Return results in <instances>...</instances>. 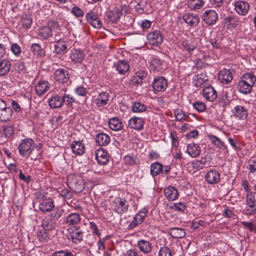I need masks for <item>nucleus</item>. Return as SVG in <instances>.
Listing matches in <instances>:
<instances>
[{"label": "nucleus", "instance_id": "obj_1", "mask_svg": "<svg viewBox=\"0 0 256 256\" xmlns=\"http://www.w3.org/2000/svg\"><path fill=\"white\" fill-rule=\"evenodd\" d=\"M34 141L31 138H26L20 144L18 149L20 154L22 156L28 157L34 150Z\"/></svg>", "mask_w": 256, "mask_h": 256}, {"label": "nucleus", "instance_id": "obj_2", "mask_svg": "<svg viewBox=\"0 0 256 256\" xmlns=\"http://www.w3.org/2000/svg\"><path fill=\"white\" fill-rule=\"evenodd\" d=\"M67 184L70 188L76 192H80L84 188V182L80 177L69 176L67 178Z\"/></svg>", "mask_w": 256, "mask_h": 256}, {"label": "nucleus", "instance_id": "obj_3", "mask_svg": "<svg viewBox=\"0 0 256 256\" xmlns=\"http://www.w3.org/2000/svg\"><path fill=\"white\" fill-rule=\"evenodd\" d=\"M128 202L120 197L116 198L112 204V208L118 214H122L128 210Z\"/></svg>", "mask_w": 256, "mask_h": 256}, {"label": "nucleus", "instance_id": "obj_4", "mask_svg": "<svg viewBox=\"0 0 256 256\" xmlns=\"http://www.w3.org/2000/svg\"><path fill=\"white\" fill-rule=\"evenodd\" d=\"M67 87L64 86L60 90V94H54L48 100V104L50 108H61L64 104V100L62 98V92H66Z\"/></svg>", "mask_w": 256, "mask_h": 256}, {"label": "nucleus", "instance_id": "obj_5", "mask_svg": "<svg viewBox=\"0 0 256 256\" xmlns=\"http://www.w3.org/2000/svg\"><path fill=\"white\" fill-rule=\"evenodd\" d=\"M110 98L109 92L102 91L92 96L93 102L98 107H104L108 104Z\"/></svg>", "mask_w": 256, "mask_h": 256}, {"label": "nucleus", "instance_id": "obj_6", "mask_svg": "<svg viewBox=\"0 0 256 256\" xmlns=\"http://www.w3.org/2000/svg\"><path fill=\"white\" fill-rule=\"evenodd\" d=\"M12 114V108L8 106L5 101L0 98V121L4 122L8 120Z\"/></svg>", "mask_w": 256, "mask_h": 256}, {"label": "nucleus", "instance_id": "obj_7", "mask_svg": "<svg viewBox=\"0 0 256 256\" xmlns=\"http://www.w3.org/2000/svg\"><path fill=\"white\" fill-rule=\"evenodd\" d=\"M85 17L87 22L93 28L96 29L102 28V23L96 12L90 10L86 14Z\"/></svg>", "mask_w": 256, "mask_h": 256}, {"label": "nucleus", "instance_id": "obj_8", "mask_svg": "<svg viewBox=\"0 0 256 256\" xmlns=\"http://www.w3.org/2000/svg\"><path fill=\"white\" fill-rule=\"evenodd\" d=\"M68 234L67 235L68 240H71L72 242L76 243L82 240L83 232L80 227L74 226L68 230Z\"/></svg>", "mask_w": 256, "mask_h": 256}, {"label": "nucleus", "instance_id": "obj_9", "mask_svg": "<svg viewBox=\"0 0 256 256\" xmlns=\"http://www.w3.org/2000/svg\"><path fill=\"white\" fill-rule=\"evenodd\" d=\"M54 79L56 81L62 84L70 83L69 73L66 69L58 68L54 74Z\"/></svg>", "mask_w": 256, "mask_h": 256}, {"label": "nucleus", "instance_id": "obj_10", "mask_svg": "<svg viewBox=\"0 0 256 256\" xmlns=\"http://www.w3.org/2000/svg\"><path fill=\"white\" fill-rule=\"evenodd\" d=\"M204 180L209 184H218L220 180V173L215 169H210L206 173Z\"/></svg>", "mask_w": 256, "mask_h": 256}, {"label": "nucleus", "instance_id": "obj_11", "mask_svg": "<svg viewBox=\"0 0 256 256\" xmlns=\"http://www.w3.org/2000/svg\"><path fill=\"white\" fill-rule=\"evenodd\" d=\"M218 18V14L212 10H208L204 11L202 16L203 21L208 25H213L215 24Z\"/></svg>", "mask_w": 256, "mask_h": 256}, {"label": "nucleus", "instance_id": "obj_12", "mask_svg": "<svg viewBox=\"0 0 256 256\" xmlns=\"http://www.w3.org/2000/svg\"><path fill=\"white\" fill-rule=\"evenodd\" d=\"M235 118L240 120H246L248 114V108L242 105L236 106L232 111Z\"/></svg>", "mask_w": 256, "mask_h": 256}, {"label": "nucleus", "instance_id": "obj_13", "mask_svg": "<svg viewBox=\"0 0 256 256\" xmlns=\"http://www.w3.org/2000/svg\"><path fill=\"white\" fill-rule=\"evenodd\" d=\"M152 86L156 91L164 92L168 86V82L162 76L157 77L152 82Z\"/></svg>", "mask_w": 256, "mask_h": 256}, {"label": "nucleus", "instance_id": "obj_14", "mask_svg": "<svg viewBox=\"0 0 256 256\" xmlns=\"http://www.w3.org/2000/svg\"><path fill=\"white\" fill-rule=\"evenodd\" d=\"M147 38L150 44L153 46H158L163 40V36L159 30H154L149 33Z\"/></svg>", "mask_w": 256, "mask_h": 256}, {"label": "nucleus", "instance_id": "obj_15", "mask_svg": "<svg viewBox=\"0 0 256 256\" xmlns=\"http://www.w3.org/2000/svg\"><path fill=\"white\" fill-rule=\"evenodd\" d=\"M69 44L68 42L60 40L56 42L54 46V52L58 55L62 56L66 54L68 50Z\"/></svg>", "mask_w": 256, "mask_h": 256}, {"label": "nucleus", "instance_id": "obj_16", "mask_svg": "<svg viewBox=\"0 0 256 256\" xmlns=\"http://www.w3.org/2000/svg\"><path fill=\"white\" fill-rule=\"evenodd\" d=\"M96 158L100 165H106L109 162L108 152L102 148H100L96 151Z\"/></svg>", "mask_w": 256, "mask_h": 256}, {"label": "nucleus", "instance_id": "obj_17", "mask_svg": "<svg viewBox=\"0 0 256 256\" xmlns=\"http://www.w3.org/2000/svg\"><path fill=\"white\" fill-rule=\"evenodd\" d=\"M144 124V121L142 118L132 117L128 121V126L136 130H142Z\"/></svg>", "mask_w": 256, "mask_h": 256}, {"label": "nucleus", "instance_id": "obj_18", "mask_svg": "<svg viewBox=\"0 0 256 256\" xmlns=\"http://www.w3.org/2000/svg\"><path fill=\"white\" fill-rule=\"evenodd\" d=\"M218 80L224 84H227L232 80V75L230 70L223 69L218 74Z\"/></svg>", "mask_w": 256, "mask_h": 256}, {"label": "nucleus", "instance_id": "obj_19", "mask_svg": "<svg viewBox=\"0 0 256 256\" xmlns=\"http://www.w3.org/2000/svg\"><path fill=\"white\" fill-rule=\"evenodd\" d=\"M84 57V54L80 49L73 48L70 50V58L74 63H81Z\"/></svg>", "mask_w": 256, "mask_h": 256}, {"label": "nucleus", "instance_id": "obj_20", "mask_svg": "<svg viewBox=\"0 0 256 256\" xmlns=\"http://www.w3.org/2000/svg\"><path fill=\"white\" fill-rule=\"evenodd\" d=\"M249 8V4L244 1H238L234 4V9L236 12L242 16L246 14Z\"/></svg>", "mask_w": 256, "mask_h": 256}, {"label": "nucleus", "instance_id": "obj_21", "mask_svg": "<svg viewBox=\"0 0 256 256\" xmlns=\"http://www.w3.org/2000/svg\"><path fill=\"white\" fill-rule=\"evenodd\" d=\"M203 96L207 100L214 102L216 98L218 95L214 88L210 86L204 88Z\"/></svg>", "mask_w": 256, "mask_h": 256}, {"label": "nucleus", "instance_id": "obj_22", "mask_svg": "<svg viewBox=\"0 0 256 256\" xmlns=\"http://www.w3.org/2000/svg\"><path fill=\"white\" fill-rule=\"evenodd\" d=\"M95 140L100 146H106L110 142V136L104 132H100L96 136Z\"/></svg>", "mask_w": 256, "mask_h": 256}, {"label": "nucleus", "instance_id": "obj_23", "mask_svg": "<svg viewBox=\"0 0 256 256\" xmlns=\"http://www.w3.org/2000/svg\"><path fill=\"white\" fill-rule=\"evenodd\" d=\"M73 153L76 155H82L85 152V146L80 141H74L70 145Z\"/></svg>", "mask_w": 256, "mask_h": 256}, {"label": "nucleus", "instance_id": "obj_24", "mask_svg": "<svg viewBox=\"0 0 256 256\" xmlns=\"http://www.w3.org/2000/svg\"><path fill=\"white\" fill-rule=\"evenodd\" d=\"M186 152L192 157L196 158L200 155L201 150L198 144L191 143L188 145Z\"/></svg>", "mask_w": 256, "mask_h": 256}, {"label": "nucleus", "instance_id": "obj_25", "mask_svg": "<svg viewBox=\"0 0 256 256\" xmlns=\"http://www.w3.org/2000/svg\"><path fill=\"white\" fill-rule=\"evenodd\" d=\"M49 88L48 83L44 80H40L35 86L36 94L38 96H42L46 92Z\"/></svg>", "mask_w": 256, "mask_h": 256}, {"label": "nucleus", "instance_id": "obj_26", "mask_svg": "<svg viewBox=\"0 0 256 256\" xmlns=\"http://www.w3.org/2000/svg\"><path fill=\"white\" fill-rule=\"evenodd\" d=\"M54 206V202L52 198H46L40 202L39 208L42 212H48Z\"/></svg>", "mask_w": 256, "mask_h": 256}, {"label": "nucleus", "instance_id": "obj_27", "mask_svg": "<svg viewBox=\"0 0 256 256\" xmlns=\"http://www.w3.org/2000/svg\"><path fill=\"white\" fill-rule=\"evenodd\" d=\"M116 70L120 74H124L130 70V65L125 60H120L116 64Z\"/></svg>", "mask_w": 256, "mask_h": 256}, {"label": "nucleus", "instance_id": "obj_28", "mask_svg": "<svg viewBox=\"0 0 256 256\" xmlns=\"http://www.w3.org/2000/svg\"><path fill=\"white\" fill-rule=\"evenodd\" d=\"M182 20L191 26H196L199 22V19L196 16L188 13L182 16Z\"/></svg>", "mask_w": 256, "mask_h": 256}, {"label": "nucleus", "instance_id": "obj_29", "mask_svg": "<svg viewBox=\"0 0 256 256\" xmlns=\"http://www.w3.org/2000/svg\"><path fill=\"white\" fill-rule=\"evenodd\" d=\"M164 166L159 162H154L151 164L150 166V174L154 177L161 174L164 173Z\"/></svg>", "mask_w": 256, "mask_h": 256}, {"label": "nucleus", "instance_id": "obj_30", "mask_svg": "<svg viewBox=\"0 0 256 256\" xmlns=\"http://www.w3.org/2000/svg\"><path fill=\"white\" fill-rule=\"evenodd\" d=\"M110 128L114 131L121 130L122 128V124L118 118H112L108 122Z\"/></svg>", "mask_w": 256, "mask_h": 256}, {"label": "nucleus", "instance_id": "obj_31", "mask_svg": "<svg viewBox=\"0 0 256 256\" xmlns=\"http://www.w3.org/2000/svg\"><path fill=\"white\" fill-rule=\"evenodd\" d=\"M252 87L250 84L242 80L238 82L237 86L238 90L244 94L250 93L252 90Z\"/></svg>", "mask_w": 256, "mask_h": 256}, {"label": "nucleus", "instance_id": "obj_32", "mask_svg": "<svg viewBox=\"0 0 256 256\" xmlns=\"http://www.w3.org/2000/svg\"><path fill=\"white\" fill-rule=\"evenodd\" d=\"M11 64L8 60L4 59L0 61V76L7 74L10 69Z\"/></svg>", "mask_w": 256, "mask_h": 256}, {"label": "nucleus", "instance_id": "obj_33", "mask_svg": "<svg viewBox=\"0 0 256 256\" xmlns=\"http://www.w3.org/2000/svg\"><path fill=\"white\" fill-rule=\"evenodd\" d=\"M208 138L217 148L222 150L226 148L227 146L224 144V142H222L216 136L213 134H210L208 136Z\"/></svg>", "mask_w": 256, "mask_h": 256}, {"label": "nucleus", "instance_id": "obj_34", "mask_svg": "<svg viewBox=\"0 0 256 256\" xmlns=\"http://www.w3.org/2000/svg\"><path fill=\"white\" fill-rule=\"evenodd\" d=\"M80 220V214L76 212L69 214L66 219V224L68 225L77 224Z\"/></svg>", "mask_w": 256, "mask_h": 256}, {"label": "nucleus", "instance_id": "obj_35", "mask_svg": "<svg viewBox=\"0 0 256 256\" xmlns=\"http://www.w3.org/2000/svg\"><path fill=\"white\" fill-rule=\"evenodd\" d=\"M122 14V10L120 9H116L114 11L110 12L108 14V18L112 23L117 22Z\"/></svg>", "mask_w": 256, "mask_h": 256}, {"label": "nucleus", "instance_id": "obj_36", "mask_svg": "<svg viewBox=\"0 0 256 256\" xmlns=\"http://www.w3.org/2000/svg\"><path fill=\"white\" fill-rule=\"evenodd\" d=\"M164 194L169 201L176 199V189L174 186H168L164 189Z\"/></svg>", "mask_w": 256, "mask_h": 256}, {"label": "nucleus", "instance_id": "obj_37", "mask_svg": "<svg viewBox=\"0 0 256 256\" xmlns=\"http://www.w3.org/2000/svg\"><path fill=\"white\" fill-rule=\"evenodd\" d=\"M162 64V62L160 58L158 57H154L150 62V69L154 72H159L161 69Z\"/></svg>", "mask_w": 256, "mask_h": 256}, {"label": "nucleus", "instance_id": "obj_38", "mask_svg": "<svg viewBox=\"0 0 256 256\" xmlns=\"http://www.w3.org/2000/svg\"><path fill=\"white\" fill-rule=\"evenodd\" d=\"M204 2L202 0H188V6L192 10L200 9L204 5Z\"/></svg>", "mask_w": 256, "mask_h": 256}, {"label": "nucleus", "instance_id": "obj_39", "mask_svg": "<svg viewBox=\"0 0 256 256\" xmlns=\"http://www.w3.org/2000/svg\"><path fill=\"white\" fill-rule=\"evenodd\" d=\"M224 22L227 26H232L234 28H236L239 24L238 18L234 16H226L224 18Z\"/></svg>", "mask_w": 256, "mask_h": 256}, {"label": "nucleus", "instance_id": "obj_40", "mask_svg": "<svg viewBox=\"0 0 256 256\" xmlns=\"http://www.w3.org/2000/svg\"><path fill=\"white\" fill-rule=\"evenodd\" d=\"M138 246L140 250L144 254H147L151 250V246L148 241L140 240L138 242Z\"/></svg>", "mask_w": 256, "mask_h": 256}, {"label": "nucleus", "instance_id": "obj_41", "mask_svg": "<svg viewBox=\"0 0 256 256\" xmlns=\"http://www.w3.org/2000/svg\"><path fill=\"white\" fill-rule=\"evenodd\" d=\"M20 22L24 28L28 29L32 23V18L30 15L26 14L21 18Z\"/></svg>", "mask_w": 256, "mask_h": 256}, {"label": "nucleus", "instance_id": "obj_42", "mask_svg": "<svg viewBox=\"0 0 256 256\" xmlns=\"http://www.w3.org/2000/svg\"><path fill=\"white\" fill-rule=\"evenodd\" d=\"M39 35L43 39H48L52 36V28L49 26L42 28L40 30Z\"/></svg>", "mask_w": 256, "mask_h": 256}, {"label": "nucleus", "instance_id": "obj_43", "mask_svg": "<svg viewBox=\"0 0 256 256\" xmlns=\"http://www.w3.org/2000/svg\"><path fill=\"white\" fill-rule=\"evenodd\" d=\"M31 50L34 54L42 56H44V50L38 44H32L31 46Z\"/></svg>", "mask_w": 256, "mask_h": 256}, {"label": "nucleus", "instance_id": "obj_44", "mask_svg": "<svg viewBox=\"0 0 256 256\" xmlns=\"http://www.w3.org/2000/svg\"><path fill=\"white\" fill-rule=\"evenodd\" d=\"M242 80L245 81L252 87L256 82V78L253 74L248 72L244 74Z\"/></svg>", "mask_w": 256, "mask_h": 256}, {"label": "nucleus", "instance_id": "obj_45", "mask_svg": "<svg viewBox=\"0 0 256 256\" xmlns=\"http://www.w3.org/2000/svg\"><path fill=\"white\" fill-rule=\"evenodd\" d=\"M62 94V98L64 100V103L68 108L72 107L73 103L76 102V98L72 96L66 94V92Z\"/></svg>", "mask_w": 256, "mask_h": 256}, {"label": "nucleus", "instance_id": "obj_46", "mask_svg": "<svg viewBox=\"0 0 256 256\" xmlns=\"http://www.w3.org/2000/svg\"><path fill=\"white\" fill-rule=\"evenodd\" d=\"M246 202L250 208H254L255 206L256 200L254 194L252 192H247L246 195Z\"/></svg>", "mask_w": 256, "mask_h": 256}, {"label": "nucleus", "instance_id": "obj_47", "mask_svg": "<svg viewBox=\"0 0 256 256\" xmlns=\"http://www.w3.org/2000/svg\"><path fill=\"white\" fill-rule=\"evenodd\" d=\"M37 236L39 240L42 242H48L50 239L48 231L45 229L40 230Z\"/></svg>", "mask_w": 256, "mask_h": 256}, {"label": "nucleus", "instance_id": "obj_48", "mask_svg": "<svg viewBox=\"0 0 256 256\" xmlns=\"http://www.w3.org/2000/svg\"><path fill=\"white\" fill-rule=\"evenodd\" d=\"M146 2L145 0H142L138 2L135 6L136 11L140 14L144 13L146 9Z\"/></svg>", "mask_w": 256, "mask_h": 256}, {"label": "nucleus", "instance_id": "obj_49", "mask_svg": "<svg viewBox=\"0 0 256 256\" xmlns=\"http://www.w3.org/2000/svg\"><path fill=\"white\" fill-rule=\"evenodd\" d=\"M148 212V210L146 208H144L142 210H140V212L136 214L134 218L136 219L138 222L141 224L142 222L145 219L146 216V213Z\"/></svg>", "mask_w": 256, "mask_h": 256}, {"label": "nucleus", "instance_id": "obj_50", "mask_svg": "<svg viewBox=\"0 0 256 256\" xmlns=\"http://www.w3.org/2000/svg\"><path fill=\"white\" fill-rule=\"evenodd\" d=\"M146 107L140 102H135L133 104L132 110L135 112H142L146 111Z\"/></svg>", "mask_w": 256, "mask_h": 256}, {"label": "nucleus", "instance_id": "obj_51", "mask_svg": "<svg viewBox=\"0 0 256 256\" xmlns=\"http://www.w3.org/2000/svg\"><path fill=\"white\" fill-rule=\"evenodd\" d=\"M203 74L195 75L193 78V82L196 87H200L204 82V80L202 78Z\"/></svg>", "mask_w": 256, "mask_h": 256}, {"label": "nucleus", "instance_id": "obj_52", "mask_svg": "<svg viewBox=\"0 0 256 256\" xmlns=\"http://www.w3.org/2000/svg\"><path fill=\"white\" fill-rule=\"evenodd\" d=\"M193 108L198 112H203L206 108V106L204 103L197 101L192 104Z\"/></svg>", "mask_w": 256, "mask_h": 256}, {"label": "nucleus", "instance_id": "obj_53", "mask_svg": "<svg viewBox=\"0 0 256 256\" xmlns=\"http://www.w3.org/2000/svg\"><path fill=\"white\" fill-rule=\"evenodd\" d=\"M64 212V210L60 207L56 208L54 212L51 214V217L53 220L56 221L60 218Z\"/></svg>", "mask_w": 256, "mask_h": 256}, {"label": "nucleus", "instance_id": "obj_54", "mask_svg": "<svg viewBox=\"0 0 256 256\" xmlns=\"http://www.w3.org/2000/svg\"><path fill=\"white\" fill-rule=\"evenodd\" d=\"M14 132L13 128L10 126L3 128L2 134L6 138H10Z\"/></svg>", "mask_w": 256, "mask_h": 256}, {"label": "nucleus", "instance_id": "obj_55", "mask_svg": "<svg viewBox=\"0 0 256 256\" xmlns=\"http://www.w3.org/2000/svg\"><path fill=\"white\" fill-rule=\"evenodd\" d=\"M124 163L128 165H133L136 163V156L134 155H126L124 156Z\"/></svg>", "mask_w": 256, "mask_h": 256}, {"label": "nucleus", "instance_id": "obj_56", "mask_svg": "<svg viewBox=\"0 0 256 256\" xmlns=\"http://www.w3.org/2000/svg\"><path fill=\"white\" fill-rule=\"evenodd\" d=\"M75 93L80 96H85L87 94L88 91L86 88L82 86H77L74 90Z\"/></svg>", "mask_w": 256, "mask_h": 256}, {"label": "nucleus", "instance_id": "obj_57", "mask_svg": "<svg viewBox=\"0 0 256 256\" xmlns=\"http://www.w3.org/2000/svg\"><path fill=\"white\" fill-rule=\"evenodd\" d=\"M71 12L77 18L82 17L84 12L79 7L74 6L71 10Z\"/></svg>", "mask_w": 256, "mask_h": 256}, {"label": "nucleus", "instance_id": "obj_58", "mask_svg": "<svg viewBox=\"0 0 256 256\" xmlns=\"http://www.w3.org/2000/svg\"><path fill=\"white\" fill-rule=\"evenodd\" d=\"M59 193L64 198L70 200L72 197V193L69 190L64 188L59 191Z\"/></svg>", "mask_w": 256, "mask_h": 256}, {"label": "nucleus", "instance_id": "obj_59", "mask_svg": "<svg viewBox=\"0 0 256 256\" xmlns=\"http://www.w3.org/2000/svg\"><path fill=\"white\" fill-rule=\"evenodd\" d=\"M58 254H59L58 256H74V254L68 250L56 251L52 254V256H58Z\"/></svg>", "mask_w": 256, "mask_h": 256}, {"label": "nucleus", "instance_id": "obj_60", "mask_svg": "<svg viewBox=\"0 0 256 256\" xmlns=\"http://www.w3.org/2000/svg\"><path fill=\"white\" fill-rule=\"evenodd\" d=\"M228 141L234 150H240V146L238 140L232 138H228Z\"/></svg>", "mask_w": 256, "mask_h": 256}, {"label": "nucleus", "instance_id": "obj_61", "mask_svg": "<svg viewBox=\"0 0 256 256\" xmlns=\"http://www.w3.org/2000/svg\"><path fill=\"white\" fill-rule=\"evenodd\" d=\"M158 256H172L171 250L168 247L162 248L160 250Z\"/></svg>", "mask_w": 256, "mask_h": 256}, {"label": "nucleus", "instance_id": "obj_62", "mask_svg": "<svg viewBox=\"0 0 256 256\" xmlns=\"http://www.w3.org/2000/svg\"><path fill=\"white\" fill-rule=\"evenodd\" d=\"M181 44L182 47L186 50H188L190 53L194 50V46L191 45L186 40H182Z\"/></svg>", "mask_w": 256, "mask_h": 256}, {"label": "nucleus", "instance_id": "obj_63", "mask_svg": "<svg viewBox=\"0 0 256 256\" xmlns=\"http://www.w3.org/2000/svg\"><path fill=\"white\" fill-rule=\"evenodd\" d=\"M11 50L16 56H19L21 52V48L17 44H14L11 46Z\"/></svg>", "mask_w": 256, "mask_h": 256}, {"label": "nucleus", "instance_id": "obj_64", "mask_svg": "<svg viewBox=\"0 0 256 256\" xmlns=\"http://www.w3.org/2000/svg\"><path fill=\"white\" fill-rule=\"evenodd\" d=\"M248 168L251 173L256 174V160H251L249 162Z\"/></svg>", "mask_w": 256, "mask_h": 256}]
</instances>
